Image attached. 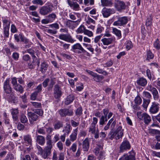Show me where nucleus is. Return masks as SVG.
Segmentation results:
<instances>
[{
  "mask_svg": "<svg viewBox=\"0 0 160 160\" xmlns=\"http://www.w3.org/2000/svg\"><path fill=\"white\" fill-rule=\"evenodd\" d=\"M146 89L147 90L150 91L152 92L157 89L151 85H148Z\"/></svg>",
  "mask_w": 160,
  "mask_h": 160,
  "instance_id": "nucleus-60",
  "label": "nucleus"
},
{
  "mask_svg": "<svg viewBox=\"0 0 160 160\" xmlns=\"http://www.w3.org/2000/svg\"><path fill=\"white\" fill-rule=\"evenodd\" d=\"M104 78L103 76L98 75L96 73L95 74V75L93 77L94 80L97 82H100L104 79Z\"/></svg>",
  "mask_w": 160,
  "mask_h": 160,
  "instance_id": "nucleus-32",
  "label": "nucleus"
},
{
  "mask_svg": "<svg viewBox=\"0 0 160 160\" xmlns=\"http://www.w3.org/2000/svg\"><path fill=\"white\" fill-rule=\"evenodd\" d=\"M82 109L81 107H79L75 111V113L77 117H79L82 113Z\"/></svg>",
  "mask_w": 160,
  "mask_h": 160,
  "instance_id": "nucleus-41",
  "label": "nucleus"
},
{
  "mask_svg": "<svg viewBox=\"0 0 160 160\" xmlns=\"http://www.w3.org/2000/svg\"><path fill=\"white\" fill-rule=\"evenodd\" d=\"M112 32L118 37L119 39L121 38V31L120 30H118L116 28H112Z\"/></svg>",
  "mask_w": 160,
  "mask_h": 160,
  "instance_id": "nucleus-37",
  "label": "nucleus"
},
{
  "mask_svg": "<svg viewBox=\"0 0 160 160\" xmlns=\"http://www.w3.org/2000/svg\"><path fill=\"white\" fill-rule=\"evenodd\" d=\"M54 97L56 98L60 97L62 94L61 89L58 85L56 84L54 86Z\"/></svg>",
  "mask_w": 160,
  "mask_h": 160,
  "instance_id": "nucleus-17",
  "label": "nucleus"
},
{
  "mask_svg": "<svg viewBox=\"0 0 160 160\" xmlns=\"http://www.w3.org/2000/svg\"><path fill=\"white\" fill-rule=\"evenodd\" d=\"M58 38L61 40L71 43H73L76 41V40L72 38L69 34H61L59 35Z\"/></svg>",
  "mask_w": 160,
  "mask_h": 160,
  "instance_id": "nucleus-6",
  "label": "nucleus"
},
{
  "mask_svg": "<svg viewBox=\"0 0 160 160\" xmlns=\"http://www.w3.org/2000/svg\"><path fill=\"white\" fill-rule=\"evenodd\" d=\"M86 28L84 25H82L76 30V32L77 34L84 33Z\"/></svg>",
  "mask_w": 160,
  "mask_h": 160,
  "instance_id": "nucleus-36",
  "label": "nucleus"
},
{
  "mask_svg": "<svg viewBox=\"0 0 160 160\" xmlns=\"http://www.w3.org/2000/svg\"><path fill=\"white\" fill-rule=\"evenodd\" d=\"M34 112L40 116H42L43 115V111L41 109H35Z\"/></svg>",
  "mask_w": 160,
  "mask_h": 160,
  "instance_id": "nucleus-62",
  "label": "nucleus"
},
{
  "mask_svg": "<svg viewBox=\"0 0 160 160\" xmlns=\"http://www.w3.org/2000/svg\"><path fill=\"white\" fill-rule=\"evenodd\" d=\"M37 148L38 151V153L40 155L42 158L44 159H47L48 158L44 148L43 149L41 146L39 145H37Z\"/></svg>",
  "mask_w": 160,
  "mask_h": 160,
  "instance_id": "nucleus-18",
  "label": "nucleus"
},
{
  "mask_svg": "<svg viewBox=\"0 0 160 160\" xmlns=\"http://www.w3.org/2000/svg\"><path fill=\"white\" fill-rule=\"evenodd\" d=\"M129 155H124L120 158L119 160H135V153L133 151L129 152Z\"/></svg>",
  "mask_w": 160,
  "mask_h": 160,
  "instance_id": "nucleus-16",
  "label": "nucleus"
},
{
  "mask_svg": "<svg viewBox=\"0 0 160 160\" xmlns=\"http://www.w3.org/2000/svg\"><path fill=\"white\" fill-rule=\"evenodd\" d=\"M20 120L21 122L23 123H26L28 121L27 117L23 114H22L20 115Z\"/></svg>",
  "mask_w": 160,
  "mask_h": 160,
  "instance_id": "nucleus-42",
  "label": "nucleus"
},
{
  "mask_svg": "<svg viewBox=\"0 0 160 160\" xmlns=\"http://www.w3.org/2000/svg\"><path fill=\"white\" fill-rule=\"evenodd\" d=\"M131 145L129 142L127 140L123 141L120 147V151L121 152H123L124 150H129Z\"/></svg>",
  "mask_w": 160,
  "mask_h": 160,
  "instance_id": "nucleus-15",
  "label": "nucleus"
},
{
  "mask_svg": "<svg viewBox=\"0 0 160 160\" xmlns=\"http://www.w3.org/2000/svg\"><path fill=\"white\" fill-rule=\"evenodd\" d=\"M137 83L138 85L144 87L146 85L147 81L145 78H141L137 80Z\"/></svg>",
  "mask_w": 160,
  "mask_h": 160,
  "instance_id": "nucleus-23",
  "label": "nucleus"
},
{
  "mask_svg": "<svg viewBox=\"0 0 160 160\" xmlns=\"http://www.w3.org/2000/svg\"><path fill=\"white\" fill-rule=\"evenodd\" d=\"M104 28L101 26H98L96 30V33L97 34L101 33L104 30Z\"/></svg>",
  "mask_w": 160,
  "mask_h": 160,
  "instance_id": "nucleus-50",
  "label": "nucleus"
},
{
  "mask_svg": "<svg viewBox=\"0 0 160 160\" xmlns=\"http://www.w3.org/2000/svg\"><path fill=\"white\" fill-rule=\"evenodd\" d=\"M115 41V38L114 37H112L110 38L103 37L101 39V41L104 45L108 46L112 43Z\"/></svg>",
  "mask_w": 160,
  "mask_h": 160,
  "instance_id": "nucleus-14",
  "label": "nucleus"
},
{
  "mask_svg": "<svg viewBox=\"0 0 160 160\" xmlns=\"http://www.w3.org/2000/svg\"><path fill=\"white\" fill-rule=\"evenodd\" d=\"M152 18L151 16H149V17L147 18L146 21V25L147 27H150L152 24Z\"/></svg>",
  "mask_w": 160,
  "mask_h": 160,
  "instance_id": "nucleus-52",
  "label": "nucleus"
},
{
  "mask_svg": "<svg viewBox=\"0 0 160 160\" xmlns=\"http://www.w3.org/2000/svg\"><path fill=\"white\" fill-rule=\"evenodd\" d=\"M147 59L149 60L153 58L154 55L151 51L148 50L147 52Z\"/></svg>",
  "mask_w": 160,
  "mask_h": 160,
  "instance_id": "nucleus-48",
  "label": "nucleus"
},
{
  "mask_svg": "<svg viewBox=\"0 0 160 160\" xmlns=\"http://www.w3.org/2000/svg\"><path fill=\"white\" fill-rule=\"evenodd\" d=\"M36 141L38 144L43 146L45 143V138L42 136L38 135L36 137Z\"/></svg>",
  "mask_w": 160,
  "mask_h": 160,
  "instance_id": "nucleus-22",
  "label": "nucleus"
},
{
  "mask_svg": "<svg viewBox=\"0 0 160 160\" xmlns=\"http://www.w3.org/2000/svg\"><path fill=\"white\" fill-rule=\"evenodd\" d=\"M103 115L101 116L99 118V124L103 126L105 122H107L108 119H110L112 116L113 113L109 112V110L107 108H105L103 110Z\"/></svg>",
  "mask_w": 160,
  "mask_h": 160,
  "instance_id": "nucleus-2",
  "label": "nucleus"
},
{
  "mask_svg": "<svg viewBox=\"0 0 160 160\" xmlns=\"http://www.w3.org/2000/svg\"><path fill=\"white\" fill-rule=\"evenodd\" d=\"M74 99L73 95H70L68 96L65 102V103L67 105H69L73 102Z\"/></svg>",
  "mask_w": 160,
  "mask_h": 160,
  "instance_id": "nucleus-28",
  "label": "nucleus"
},
{
  "mask_svg": "<svg viewBox=\"0 0 160 160\" xmlns=\"http://www.w3.org/2000/svg\"><path fill=\"white\" fill-rule=\"evenodd\" d=\"M72 49L73 51L78 54L83 53L84 54L88 55L89 53L85 50L82 45L79 43H76L72 46Z\"/></svg>",
  "mask_w": 160,
  "mask_h": 160,
  "instance_id": "nucleus-4",
  "label": "nucleus"
},
{
  "mask_svg": "<svg viewBox=\"0 0 160 160\" xmlns=\"http://www.w3.org/2000/svg\"><path fill=\"white\" fill-rule=\"evenodd\" d=\"M2 22L3 28H9L10 22L9 20L4 18L2 19Z\"/></svg>",
  "mask_w": 160,
  "mask_h": 160,
  "instance_id": "nucleus-30",
  "label": "nucleus"
},
{
  "mask_svg": "<svg viewBox=\"0 0 160 160\" xmlns=\"http://www.w3.org/2000/svg\"><path fill=\"white\" fill-rule=\"evenodd\" d=\"M89 128V132H91L93 134L96 131V126L91 124Z\"/></svg>",
  "mask_w": 160,
  "mask_h": 160,
  "instance_id": "nucleus-55",
  "label": "nucleus"
},
{
  "mask_svg": "<svg viewBox=\"0 0 160 160\" xmlns=\"http://www.w3.org/2000/svg\"><path fill=\"white\" fill-rule=\"evenodd\" d=\"M53 8L54 7L52 4L44 6L40 9L39 13L42 15H45L51 12Z\"/></svg>",
  "mask_w": 160,
  "mask_h": 160,
  "instance_id": "nucleus-3",
  "label": "nucleus"
},
{
  "mask_svg": "<svg viewBox=\"0 0 160 160\" xmlns=\"http://www.w3.org/2000/svg\"><path fill=\"white\" fill-rule=\"evenodd\" d=\"M133 47L132 42L130 41H128L126 43V48L127 50H128L131 49Z\"/></svg>",
  "mask_w": 160,
  "mask_h": 160,
  "instance_id": "nucleus-57",
  "label": "nucleus"
},
{
  "mask_svg": "<svg viewBox=\"0 0 160 160\" xmlns=\"http://www.w3.org/2000/svg\"><path fill=\"white\" fill-rule=\"evenodd\" d=\"M35 62L32 61L31 62L28 63V67L30 69L34 68L35 66Z\"/></svg>",
  "mask_w": 160,
  "mask_h": 160,
  "instance_id": "nucleus-61",
  "label": "nucleus"
},
{
  "mask_svg": "<svg viewBox=\"0 0 160 160\" xmlns=\"http://www.w3.org/2000/svg\"><path fill=\"white\" fill-rule=\"evenodd\" d=\"M82 149L83 151H88L89 147V140L88 138H86L82 142Z\"/></svg>",
  "mask_w": 160,
  "mask_h": 160,
  "instance_id": "nucleus-20",
  "label": "nucleus"
},
{
  "mask_svg": "<svg viewBox=\"0 0 160 160\" xmlns=\"http://www.w3.org/2000/svg\"><path fill=\"white\" fill-rule=\"evenodd\" d=\"M3 88L5 92L7 94H10L12 92V88L9 84V78L7 79L3 83Z\"/></svg>",
  "mask_w": 160,
  "mask_h": 160,
  "instance_id": "nucleus-8",
  "label": "nucleus"
},
{
  "mask_svg": "<svg viewBox=\"0 0 160 160\" xmlns=\"http://www.w3.org/2000/svg\"><path fill=\"white\" fill-rule=\"evenodd\" d=\"M48 65L45 62H43L41 64L40 71L42 73H44L46 70H47Z\"/></svg>",
  "mask_w": 160,
  "mask_h": 160,
  "instance_id": "nucleus-33",
  "label": "nucleus"
},
{
  "mask_svg": "<svg viewBox=\"0 0 160 160\" xmlns=\"http://www.w3.org/2000/svg\"><path fill=\"white\" fill-rule=\"evenodd\" d=\"M143 96L148 98V99H150L152 98V95L151 94L148 92L147 91H144L143 92Z\"/></svg>",
  "mask_w": 160,
  "mask_h": 160,
  "instance_id": "nucleus-47",
  "label": "nucleus"
},
{
  "mask_svg": "<svg viewBox=\"0 0 160 160\" xmlns=\"http://www.w3.org/2000/svg\"><path fill=\"white\" fill-rule=\"evenodd\" d=\"M159 104L155 101L152 102L150 106L149 112L150 114H155L159 112L160 108Z\"/></svg>",
  "mask_w": 160,
  "mask_h": 160,
  "instance_id": "nucleus-5",
  "label": "nucleus"
},
{
  "mask_svg": "<svg viewBox=\"0 0 160 160\" xmlns=\"http://www.w3.org/2000/svg\"><path fill=\"white\" fill-rule=\"evenodd\" d=\"M37 132L39 134L42 135H45L46 133L45 130L43 129V128H39L37 130Z\"/></svg>",
  "mask_w": 160,
  "mask_h": 160,
  "instance_id": "nucleus-64",
  "label": "nucleus"
},
{
  "mask_svg": "<svg viewBox=\"0 0 160 160\" xmlns=\"http://www.w3.org/2000/svg\"><path fill=\"white\" fill-rule=\"evenodd\" d=\"M84 34L88 36L89 37H92L93 35V32L88 30L85 29Z\"/></svg>",
  "mask_w": 160,
  "mask_h": 160,
  "instance_id": "nucleus-51",
  "label": "nucleus"
},
{
  "mask_svg": "<svg viewBox=\"0 0 160 160\" xmlns=\"http://www.w3.org/2000/svg\"><path fill=\"white\" fill-rule=\"evenodd\" d=\"M52 143L51 139H48L46 142V146L44 147L48 158L51 154V150L52 148Z\"/></svg>",
  "mask_w": 160,
  "mask_h": 160,
  "instance_id": "nucleus-12",
  "label": "nucleus"
},
{
  "mask_svg": "<svg viewBox=\"0 0 160 160\" xmlns=\"http://www.w3.org/2000/svg\"><path fill=\"white\" fill-rule=\"evenodd\" d=\"M153 47L158 50L160 49V42L158 39H157L153 43Z\"/></svg>",
  "mask_w": 160,
  "mask_h": 160,
  "instance_id": "nucleus-39",
  "label": "nucleus"
},
{
  "mask_svg": "<svg viewBox=\"0 0 160 160\" xmlns=\"http://www.w3.org/2000/svg\"><path fill=\"white\" fill-rule=\"evenodd\" d=\"M32 106L35 108H40L42 107V104L41 102H30Z\"/></svg>",
  "mask_w": 160,
  "mask_h": 160,
  "instance_id": "nucleus-38",
  "label": "nucleus"
},
{
  "mask_svg": "<svg viewBox=\"0 0 160 160\" xmlns=\"http://www.w3.org/2000/svg\"><path fill=\"white\" fill-rule=\"evenodd\" d=\"M22 36L23 35L21 34H20L19 35L17 34L14 35L15 40H16L17 42H18L20 41L19 39L20 38L21 40Z\"/></svg>",
  "mask_w": 160,
  "mask_h": 160,
  "instance_id": "nucleus-59",
  "label": "nucleus"
},
{
  "mask_svg": "<svg viewBox=\"0 0 160 160\" xmlns=\"http://www.w3.org/2000/svg\"><path fill=\"white\" fill-rule=\"evenodd\" d=\"M68 3L69 6L74 10H76L79 8V5L76 2H74L72 1H67Z\"/></svg>",
  "mask_w": 160,
  "mask_h": 160,
  "instance_id": "nucleus-24",
  "label": "nucleus"
},
{
  "mask_svg": "<svg viewBox=\"0 0 160 160\" xmlns=\"http://www.w3.org/2000/svg\"><path fill=\"white\" fill-rule=\"evenodd\" d=\"M27 115L30 123L31 124H32L34 122L36 121L39 118V117L34 112H28Z\"/></svg>",
  "mask_w": 160,
  "mask_h": 160,
  "instance_id": "nucleus-13",
  "label": "nucleus"
},
{
  "mask_svg": "<svg viewBox=\"0 0 160 160\" xmlns=\"http://www.w3.org/2000/svg\"><path fill=\"white\" fill-rule=\"evenodd\" d=\"M123 130L121 126H119L114 132L111 131L108 136L109 138L112 140L114 138L116 140L122 138L123 135Z\"/></svg>",
  "mask_w": 160,
  "mask_h": 160,
  "instance_id": "nucleus-1",
  "label": "nucleus"
},
{
  "mask_svg": "<svg viewBox=\"0 0 160 160\" xmlns=\"http://www.w3.org/2000/svg\"><path fill=\"white\" fill-rule=\"evenodd\" d=\"M115 12V10L112 8H103L101 11V13L103 16L105 18H108L111 14Z\"/></svg>",
  "mask_w": 160,
  "mask_h": 160,
  "instance_id": "nucleus-9",
  "label": "nucleus"
},
{
  "mask_svg": "<svg viewBox=\"0 0 160 160\" xmlns=\"http://www.w3.org/2000/svg\"><path fill=\"white\" fill-rule=\"evenodd\" d=\"M38 95V94L35 92H33L30 95V99L32 100H37V97Z\"/></svg>",
  "mask_w": 160,
  "mask_h": 160,
  "instance_id": "nucleus-56",
  "label": "nucleus"
},
{
  "mask_svg": "<svg viewBox=\"0 0 160 160\" xmlns=\"http://www.w3.org/2000/svg\"><path fill=\"white\" fill-rule=\"evenodd\" d=\"M153 98L155 100H157L159 98V93L157 89L152 92Z\"/></svg>",
  "mask_w": 160,
  "mask_h": 160,
  "instance_id": "nucleus-40",
  "label": "nucleus"
},
{
  "mask_svg": "<svg viewBox=\"0 0 160 160\" xmlns=\"http://www.w3.org/2000/svg\"><path fill=\"white\" fill-rule=\"evenodd\" d=\"M150 102V99H143V103L142 105V106L144 108H147Z\"/></svg>",
  "mask_w": 160,
  "mask_h": 160,
  "instance_id": "nucleus-43",
  "label": "nucleus"
},
{
  "mask_svg": "<svg viewBox=\"0 0 160 160\" xmlns=\"http://www.w3.org/2000/svg\"><path fill=\"white\" fill-rule=\"evenodd\" d=\"M114 7L117 11H120L125 9L126 5L123 1L117 0L115 1Z\"/></svg>",
  "mask_w": 160,
  "mask_h": 160,
  "instance_id": "nucleus-11",
  "label": "nucleus"
},
{
  "mask_svg": "<svg viewBox=\"0 0 160 160\" xmlns=\"http://www.w3.org/2000/svg\"><path fill=\"white\" fill-rule=\"evenodd\" d=\"M13 88L15 90L19 92L20 93H22L24 92L23 88L19 84L16 85Z\"/></svg>",
  "mask_w": 160,
  "mask_h": 160,
  "instance_id": "nucleus-31",
  "label": "nucleus"
},
{
  "mask_svg": "<svg viewBox=\"0 0 160 160\" xmlns=\"http://www.w3.org/2000/svg\"><path fill=\"white\" fill-rule=\"evenodd\" d=\"M73 22H74L73 20H68L66 22V25L68 27L71 29V28L73 26Z\"/></svg>",
  "mask_w": 160,
  "mask_h": 160,
  "instance_id": "nucleus-63",
  "label": "nucleus"
},
{
  "mask_svg": "<svg viewBox=\"0 0 160 160\" xmlns=\"http://www.w3.org/2000/svg\"><path fill=\"white\" fill-rule=\"evenodd\" d=\"M64 156L63 153H60L59 154L58 156L57 153L56 151H54L53 152L52 160H64Z\"/></svg>",
  "mask_w": 160,
  "mask_h": 160,
  "instance_id": "nucleus-19",
  "label": "nucleus"
},
{
  "mask_svg": "<svg viewBox=\"0 0 160 160\" xmlns=\"http://www.w3.org/2000/svg\"><path fill=\"white\" fill-rule=\"evenodd\" d=\"M101 3L103 6L110 7L112 4L111 1L109 0H101Z\"/></svg>",
  "mask_w": 160,
  "mask_h": 160,
  "instance_id": "nucleus-29",
  "label": "nucleus"
},
{
  "mask_svg": "<svg viewBox=\"0 0 160 160\" xmlns=\"http://www.w3.org/2000/svg\"><path fill=\"white\" fill-rule=\"evenodd\" d=\"M139 112H138L137 116L138 118L140 119L143 120L144 123L147 124H148L151 121L150 116L146 113H143L141 115L138 114Z\"/></svg>",
  "mask_w": 160,
  "mask_h": 160,
  "instance_id": "nucleus-7",
  "label": "nucleus"
},
{
  "mask_svg": "<svg viewBox=\"0 0 160 160\" xmlns=\"http://www.w3.org/2000/svg\"><path fill=\"white\" fill-rule=\"evenodd\" d=\"M18 111L17 109H12L11 110V114L13 120L16 121L18 120Z\"/></svg>",
  "mask_w": 160,
  "mask_h": 160,
  "instance_id": "nucleus-25",
  "label": "nucleus"
},
{
  "mask_svg": "<svg viewBox=\"0 0 160 160\" xmlns=\"http://www.w3.org/2000/svg\"><path fill=\"white\" fill-rule=\"evenodd\" d=\"M23 139L25 143L28 144V145H32V138L31 135L28 134L24 135Z\"/></svg>",
  "mask_w": 160,
  "mask_h": 160,
  "instance_id": "nucleus-21",
  "label": "nucleus"
},
{
  "mask_svg": "<svg viewBox=\"0 0 160 160\" xmlns=\"http://www.w3.org/2000/svg\"><path fill=\"white\" fill-rule=\"evenodd\" d=\"M66 116H72L73 114L72 110L68 108H66Z\"/></svg>",
  "mask_w": 160,
  "mask_h": 160,
  "instance_id": "nucleus-58",
  "label": "nucleus"
},
{
  "mask_svg": "<svg viewBox=\"0 0 160 160\" xmlns=\"http://www.w3.org/2000/svg\"><path fill=\"white\" fill-rule=\"evenodd\" d=\"M78 130L77 128L74 129L72 133L70 135V140L72 142H73L76 140L78 134Z\"/></svg>",
  "mask_w": 160,
  "mask_h": 160,
  "instance_id": "nucleus-27",
  "label": "nucleus"
},
{
  "mask_svg": "<svg viewBox=\"0 0 160 160\" xmlns=\"http://www.w3.org/2000/svg\"><path fill=\"white\" fill-rule=\"evenodd\" d=\"M47 18L50 23L53 22L56 18V15L54 13H52L47 16Z\"/></svg>",
  "mask_w": 160,
  "mask_h": 160,
  "instance_id": "nucleus-35",
  "label": "nucleus"
},
{
  "mask_svg": "<svg viewBox=\"0 0 160 160\" xmlns=\"http://www.w3.org/2000/svg\"><path fill=\"white\" fill-rule=\"evenodd\" d=\"M63 125V122H62L59 120H57L54 124V128L55 130H58L62 128Z\"/></svg>",
  "mask_w": 160,
  "mask_h": 160,
  "instance_id": "nucleus-26",
  "label": "nucleus"
},
{
  "mask_svg": "<svg viewBox=\"0 0 160 160\" xmlns=\"http://www.w3.org/2000/svg\"><path fill=\"white\" fill-rule=\"evenodd\" d=\"M5 98L9 102H12L13 99V95L12 93L10 94H6Z\"/></svg>",
  "mask_w": 160,
  "mask_h": 160,
  "instance_id": "nucleus-44",
  "label": "nucleus"
},
{
  "mask_svg": "<svg viewBox=\"0 0 160 160\" xmlns=\"http://www.w3.org/2000/svg\"><path fill=\"white\" fill-rule=\"evenodd\" d=\"M58 113L61 117H65L66 115V108L61 109L58 111Z\"/></svg>",
  "mask_w": 160,
  "mask_h": 160,
  "instance_id": "nucleus-46",
  "label": "nucleus"
},
{
  "mask_svg": "<svg viewBox=\"0 0 160 160\" xmlns=\"http://www.w3.org/2000/svg\"><path fill=\"white\" fill-rule=\"evenodd\" d=\"M22 59L25 62H28L30 60L31 58L29 55L25 54L22 56Z\"/></svg>",
  "mask_w": 160,
  "mask_h": 160,
  "instance_id": "nucleus-54",
  "label": "nucleus"
},
{
  "mask_svg": "<svg viewBox=\"0 0 160 160\" xmlns=\"http://www.w3.org/2000/svg\"><path fill=\"white\" fill-rule=\"evenodd\" d=\"M42 84H39L37 86L36 88L35 89V91L34 92L38 94V93H39L42 91Z\"/></svg>",
  "mask_w": 160,
  "mask_h": 160,
  "instance_id": "nucleus-53",
  "label": "nucleus"
},
{
  "mask_svg": "<svg viewBox=\"0 0 160 160\" xmlns=\"http://www.w3.org/2000/svg\"><path fill=\"white\" fill-rule=\"evenodd\" d=\"M71 130V127L70 125L68 124H66V126L64 128L62 132H64L65 134H68Z\"/></svg>",
  "mask_w": 160,
  "mask_h": 160,
  "instance_id": "nucleus-34",
  "label": "nucleus"
},
{
  "mask_svg": "<svg viewBox=\"0 0 160 160\" xmlns=\"http://www.w3.org/2000/svg\"><path fill=\"white\" fill-rule=\"evenodd\" d=\"M135 103L137 105H140L142 102V99L139 96H137L134 99Z\"/></svg>",
  "mask_w": 160,
  "mask_h": 160,
  "instance_id": "nucleus-45",
  "label": "nucleus"
},
{
  "mask_svg": "<svg viewBox=\"0 0 160 160\" xmlns=\"http://www.w3.org/2000/svg\"><path fill=\"white\" fill-rule=\"evenodd\" d=\"M81 21V19H79L78 20H76L75 21H73V22L72 24V27L71 28V29H73L75 28H76L79 24Z\"/></svg>",
  "mask_w": 160,
  "mask_h": 160,
  "instance_id": "nucleus-49",
  "label": "nucleus"
},
{
  "mask_svg": "<svg viewBox=\"0 0 160 160\" xmlns=\"http://www.w3.org/2000/svg\"><path fill=\"white\" fill-rule=\"evenodd\" d=\"M128 18L126 17H122L118 18V20L113 23L114 26H122L126 24L128 22Z\"/></svg>",
  "mask_w": 160,
  "mask_h": 160,
  "instance_id": "nucleus-10",
  "label": "nucleus"
}]
</instances>
